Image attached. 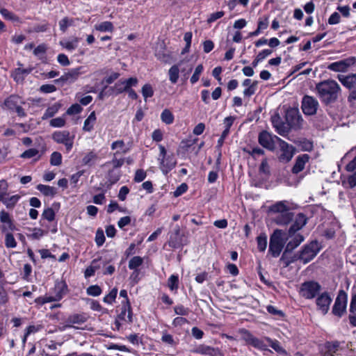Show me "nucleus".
<instances>
[{
	"label": "nucleus",
	"mask_w": 356,
	"mask_h": 356,
	"mask_svg": "<svg viewBox=\"0 0 356 356\" xmlns=\"http://www.w3.org/2000/svg\"><path fill=\"white\" fill-rule=\"evenodd\" d=\"M316 90L321 102L329 106L335 103L341 92V87L337 81L331 79L319 82L316 85Z\"/></svg>",
	"instance_id": "f257e3e1"
},
{
	"label": "nucleus",
	"mask_w": 356,
	"mask_h": 356,
	"mask_svg": "<svg viewBox=\"0 0 356 356\" xmlns=\"http://www.w3.org/2000/svg\"><path fill=\"white\" fill-rule=\"evenodd\" d=\"M24 104V102L21 97L17 95H11L4 100L1 108L3 110L15 112L20 118H24L26 116V113L22 106Z\"/></svg>",
	"instance_id": "f03ea898"
},
{
	"label": "nucleus",
	"mask_w": 356,
	"mask_h": 356,
	"mask_svg": "<svg viewBox=\"0 0 356 356\" xmlns=\"http://www.w3.org/2000/svg\"><path fill=\"white\" fill-rule=\"evenodd\" d=\"M285 232L281 229H275L270 238L269 252L274 257H277L285 243Z\"/></svg>",
	"instance_id": "7ed1b4c3"
},
{
	"label": "nucleus",
	"mask_w": 356,
	"mask_h": 356,
	"mask_svg": "<svg viewBox=\"0 0 356 356\" xmlns=\"http://www.w3.org/2000/svg\"><path fill=\"white\" fill-rule=\"evenodd\" d=\"M321 245L317 241H312L305 245L302 250L298 252L300 261L306 264L311 261L319 252Z\"/></svg>",
	"instance_id": "20e7f679"
},
{
	"label": "nucleus",
	"mask_w": 356,
	"mask_h": 356,
	"mask_svg": "<svg viewBox=\"0 0 356 356\" xmlns=\"http://www.w3.org/2000/svg\"><path fill=\"white\" fill-rule=\"evenodd\" d=\"M337 79L350 91L348 102L350 103L354 102L356 100V73L347 75L338 74Z\"/></svg>",
	"instance_id": "39448f33"
},
{
	"label": "nucleus",
	"mask_w": 356,
	"mask_h": 356,
	"mask_svg": "<svg viewBox=\"0 0 356 356\" xmlns=\"http://www.w3.org/2000/svg\"><path fill=\"white\" fill-rule=\"evenodd\" d=\"M287 126L291 129L299 130L302 128L304 120L297 108L288 109L285 115Z\"/></svg>",
	"instance_id": "423d86ee"
},
{
	"label": "nucleus",
	"mask_w": 356,
	"mask_h": 356,
	"mask_svg": "<svg viewBox=\"0 0 356 356\" xmlns=\"http://www.w3.org/2000/svg\"><path fill=\"white\" fill-rule=\"evenodd\" d=\"M159 149L160 168L165 175H167L175 167L177 161L173 154L166 155V150L163 145H159Z\"/></svg>",
	"instance_id": "0eeeda50"
},
{
	"label": "nucleus",
	"mask_w": 356,
	"mask_h": 356,
	"mask_svg": "<svg viewBox=\"0 0 356 356\" xmlns=\"http://www.w3.org/2000/svg\"><path fill=\"white\" fill-rule=\"evenodd\" d=\"M318 101L313 96L305 95L301 101V109L305 115L312 116L317 113Z\"/></svg>",
	"instance_id": "6e6552de"
},
{
	"label": "nucleus",
	"mask_w": 356,
	"mask_h": 356,
	"mask_svg": "<svg viewBox=\"0 0 356 356\" xmlns=\"http://www.w3.org/2000/svg\"><path fill=\"white\" fill-rule=\"evenodd\" d=\"M321 289V285L316 282H305L300 286V294L306 299H312L316 297Z\"/></svg>",
	"instance_id": "1a4fd4ad"
},
{
	"label": "nucleus",
	"mask_w": 356,
	"mask_h": 356,
	"mask_svg": "<svg viewBox=\"0 0 356 356\" xmlns=\"http://www.w3.org/2000/svg\"><path fill=\"white\" fill-rule=\"evenodd\" d=\"M352 67H356V57L355 56H350L332 63L327 66V69L334 72H345Z\"/></svg>",
	"instance_id": "9d476101"
},
{
	"label": "nucleus",
	"mask_w": 356,
	"mask_h": 356,
	"mask_svg": "<svg viewBox=\"0 0 356 356\" xmlns=\"http://www.w3.org/2000/svg\"><path fill=\"white\" fill-rule=\"evenodd\" d=\"M347 300V293L343 290H340L332 310L334 316L340 318L346 312Z\"/></svg>",
	"instance_id": "9b49d317"
},
{
	"label": "nucleus",
	"mask_w": 356,
	"mask_h": 356,
	"mask_svg": "<svg viewBox=\"0 0 356 356\" xmlns=\"http://www.w3.org/2000/svg\"><path fill=\"white\" fill-rule=\"evenodd\" d=\"M52 139L59 144H63L67 152L73 147L74 135H71L68 131H58L52 134Z\"/></svg>",
	"instance_id": "f8f14e48"
},
{
	"label": "nucleus",
	"mask_w": 356,
	"mask_h": 356,
	"mask_svg": "<svg viewBox=\"0 0 356 356\" xmlns=\"http://www.w3.org/2000/svg\"><path fill=\"white\" fill-rule=\"evenodd\" d=\"M281 139L275 135H273L267 131H262L259 134L258 143L264 148L269 151H274L275 149V143Z\"/></svg>",
	"instance_id": "ddd939ff"
},
{
	"label": "nucleus",
	"mask_w": 356,
	"mask_h": 356,
	"mask_svg": "<svg viewBox=\"0 0 356 356\" xmlns=\"http://www.w3.org/2000/svg\"><path fill=\"white\" fill-rule=\"evenodd\" d=\"M279 145L281 154L279 156V160L282 162L288 163L293 158L296 149L282 139H279Z\"/></svg>",
	"instance_id": "4468645a"
},
{
	"label": "nucleus",
	"mask_w": 356,
	"mask_h": 356,
	"mask_svg": "<svg viewBox=\"0 0 356 356\" xmlns=\"http://www.w3.org/2000/svg\"><path fill=\"white\" fill-rule=\"evenodd\" d=\"M241 333L242 334L243 340H244L247 344L251 345L261 350H268L267 345H266L262 340L254 337L248 330L243 329L241 331Z\"/></svg>",
	"instance_id": "2eb2a0df"
},
{
	"label": "nucleus",
	"mask_w": 356,
	"mask_h": 356,
	"mask_svg": "<svg viewBox=\"0 0 356 356\" xmlns=\"http://www.w3.org/2000/svg\"><path fill=\"white\" fill-rule=\"evenodd\" d=\"M84 67L81 66L76 68L70 70L67 72L62 75L59 79L54 80L56 83L60 82L73 83L78 79L79 76L85 72Z\"/></svg>",
	"instance_id": "dca6fc26"
},
{
	"label": "nucleus",
	"mask_w": 356,
	"mask_h": 356,
	"mask_svg": "<svg viewBox=\"0 0 356 356\" xmlns=\"http://www.w3.org/2000/svg\"><path fill=\"white\" fill-rule=\"evenodd\" d=\"M271 122L273 127L280 135L286 136L289 133V127L287 126V122H284L278 114L271 117Z\"/></svg>",
	"instance_id": "f3484780"
},
{
	"label": "nucleus",
	"mask_w": 356,
	"mask_h": 356,
	"mask_svg": "<svg viewBox=\"0 0 356 356\" xmlns=\"http://www.w3.org/2000/svg\"><path fill=\"white\" fill-rule=\"evenodd\" d=\"M331 302L332 298L327 292H324L321 294L316 300V305L323 314H326L327 313Z\"/></svg>",
	"instance_id": "a211bd4d"
},
{
	"label": "nucleus",
	"mask_w": 356,
	"mask_h": 356,
	"mask_svg": "<svg viewBox=\"0 0 356 356\" xmlns=\"http://www.w3.org/2000/svg\"><path fill=\"white\" fill-rule=\"evenodd\" d=\"M307 222V218L302 213H299L295 219V222L291 225L289 229V234L292 236L296 232L301 229Z\"/></svg>",
	"instance_id": "6ab92c4d"
},
{
	"label": "nucleus",
	"mask_w": 356,
	"mask_h": 356,
	"mask_svg": "<svg viewBox=\"0 0 356 356\" xmlns=\"http://www.w3.org/2000/svg\"><path fill=\"white\" fill-rule=\"evenodd\" d=\"M0 221L3 224L1 227L2 232H6L8 230L14 231L15 229V225L13 222L9 213L4 210L0 211Z\"/></svg>",
	"instance_id": "aec40b11"
},
{
	"label": "nucleus",
	"mask_w": 356,
	"mask_h": 356,
	"mask_svg": "<svg viewBox=\"0 0 356 356\" xmlns=\"http://www.w3.org/2000/svg\"><path fill=\"white\" fill-rule=\"evenodd\" d=\"M118 318L127 321L129 323L133 322V313L129 300H127L126 302H122V310L118 315Z\"/></svg>",
	"instance_id": "412c9836"
},
{
	"label": "nucleus",
	"mask_w": 356,
	"mask_h": 356,
	"mask_svg": "<svg viewBox=\"0 0 356 356\" xmlns=\"http://www.w3.org/2000/svg\"><path fill=\"white\" fill-rule=\"evenodd\" d=\"M310 156L304 154L298 156L296 159L294 165L291 169V172L293 174H298L301 171H302L305 168V164L309 161Z\"/></svg>",
	"instance_id": "4be33fe9"
},
{
	"label": "nucleus",
	"mask_w": 356,
	"mask_h": 356,
	"mask_svg": "<svg viewBox=\"0 0 356 356\" xmlns=\"http://www.w3.org/2000/svg\"><path fill=\"white\" fill-rule=\"evenodd\" d=\"M87 318L83 314H74L70 315L66 319V324L63 326L65 330L67 327H72V324H81L86 321Z\"/></svg>",
	"instance_id": "5701e85b"
},
{
	"label": "nucleus",
	"mask_w": 356,
	"mask_h": 356,
	"mask_svg": "<svg viewBox=\"0 0 356 356\" xmlns=\"http://www.w3.org/2000/svg\"><path fill=\"white\" fill-rule=\"evenodd\" d=\"M293 218V213L287 211L286 212L278 214L275 218V222L280 225H285L289 224Z\"/></svg>",
	"instance_id": "b1692460"
},
{
	"label": "nucleus",
	"mask_w": 356,
	"mask_h": 356,
	"mask_svg": "<svg viewBox=\"0 0 356 356\" xmlns=\"http://www.w3.org/2000/svg\"><path fill=\"white\" fill-rule=\"evenodd\" d=\"M98 159V155L96 152H95L93 150L90 151L85 154L83 157L82 158V165H87L89 167L95 165V162L97 161Z\"/></svg>",
	"instance_id": "393cba45"
},
{
	"label": "nucleus",
	"mask_w": 356,
	"mask_h": 356,
	"mask_svg": "<svg viewBox=\"0 0 356 356\" xmlns=\"http://www.w3.org/2000/svg\"><path fill=\"white\" fill-rule=\"evenodd\" d=\"M304 236L300 234H295L293 238L286 244L285 248L286 252H291L297 248L303 241Z\"/></svg>",
	"instance_id": "a878e982"
},
{
	"label": "nucleus",
	"mask_w": 356,
	"mask_h": 356,
	"mask_svg": "<svg viewBox=\"0 0 356 356\" xmlns=\"http://www.w3.org/2000/svg\"><path fill=\"white\" fill-rule=\"evenodd\" d=\"M288 252H286V250H285L280 259V262H282L283 264L284 267H285V268L288 267L291 264H292L295 261H300V258H299V255H298V252L291 257H289L287 255Z\"/></svg>",
	"instance_id": "bb28decb"
},
{
	"label": "nucleus",
	"mask_w": 356,
	"mask_h": 356,
	"mask_svg": "<svg viewBox=\"0 0 356 356\" xmlns=\"http://www.w3.org/2000/svg\"><path fill=\"white\" fill-rule=\"evenodd\" d=\"M270 211L273 213H277L278 214L289 211V207L286 204V201H280L273 204L270 207Z\"/></svg>",
	"instance_id": "cd10ccee"
},
{
	"label": "nucleus",
	"mask_w": 356,
	"mask_h": 356,
	"mask_svg": "<svg viewBox=\"0 0 356 356\" xmlns=\"http://www.w3.org/2000/svg\"><path fill=\"white\" fill-rule=\"evenodd\" d=\"M184 64L183 62H180L178 65H172L169 71V79L172 83H176L179 79V66Z\"/></svg>",
	"instance_id": "c85d7f7f"
},
{
	"label": "nucleus",
	"mask_w": 356,
	"mask_h": 356,
	"mask_svg": "<svg viewBox=\"0 0 356 356\" xmlns=\"http://www.w3.org/2000/svg\"><path fill=\"white\" fill-rule=\"evenodd\" d=\"M295 143L302 151L304 152H311L314 148L313 142L306 138L296 140L295 141Z\"/></svg>",
	"instance_id": "c756f323"
},
{
	"label": "nucleus",
	"mask_w": 356,
	"mask_h": 356,
	"mask_svg": "<svg viewBox=\"0 0 356 356\" xmlns=\"http://www.w3.org/2000/svg\"><path fill=\"white\" fill-rule=\"evenodd\" d=\"M36 188L45 196L54 197L56 194V188L52 186L40 184H38Z\"/></svg>",
	"instance_id": "7c9ffc66"
},
{
	"label": "nucleus",
	"mask_w": 356,
	"mask_h": 356,
	"mask_svg": "<svg viewBox=\"0 0 356 356\" xmlns=\"http://www.w3.org/2000/svg\"><path fill=\"white\" fill-rule=\"evenodd\" d=\"M95 121V111H92L84 121L83 129L85 131H90L93 129Z\"/></svg>",
	"instance_id": "2f4dec72"
},
{
	"label": "nucleus",
	"mask_w": 356,
	"mask_h": 356,
	"mask_svg": "<svg viewBox=\"0 0 356 356\" xmlns=\"http://www.w3.org/2000/svg\"><path fill=\"white\" fill-rule=\"evenodd\" d=\"M325 347L326 349L325 354L327 356H334L339 350V343L338 341L327 342Z\"/></svg>",
	"instance_id": "473e14b6"
},
{
	"label": "nucleus",
	"mask_w": 356,
	"mask_h": 356,
	"mask_svg": "<svg viewBox=\"0 0 356 356\" xmlns=\"http://www.w3.org/2000/svg\"><path fill=\"white\" fill-rule=\"evenodd\" d=\"M95 29L100 32H113L114 26L111 22H103L95 26Z\"/></svg>",
	"instance_id": "72a5a7b5"
},
{
	"label": "nucleus",
	"mask_w": 356,
	"mask_h": 356,
	"mask_svg": "<svg viewBox=\"0 0 356 356\" xmlns=\"http://www.w3.org/2000/svg\"><path fill=\"white\" fill-rule=\"evenodd\" d=\"M197 352L200 354L216 356L217 354H218L219 350L218 349L202 345L198 347Z\"/></svg>",
	"instance_id": "f704fd0d"
},
{
	"label": "nucleus",
	"mask_w": 356,
	"mask_h": 356,
	"mask_svg": "<svg viewBox=\"0 0 356 356\" xmlns=\"http://www.w3.org/2000/svg\"><path fill=\"white\" fill-rule=\"evenodd\" d=\"M266 341L268 342L270 346L279 353L286 354V350L280 346L277 340H273L269 337H265Z\"/></svg>",
	"instance_id": "c9c22d12"
},
{
	"label": "nucleus",
	"mask_w": 356,
	"mask_h": 356,
	"mask_svg": "<svg viewBox=\"0 0 356 356\" xmlns=\"http://www.w3.org/2000/svg\"><path fill=\"white\" fill-rule=\"evenodd\" d=\"M143 263V259L139 256L132 257L129 261V268L131 270H138V268Z\"/></svg>",
	"instance_id": "e433bc0d"
},
{
	"label": "nucleus",
	"mask_w": 356,
	"mask_h": 356,
	"mask_svg": "<svg viewBox=\"0 0 356 356\" xmlns=\"http://www.w3.org/2000/svg\"><path fill=\"white\" fill-rule=\"evenodd\" d=\"M59 108V104H54L51 106L47 108L42 116V119L45 120L53 117L58 111Z\"/></svg>",
	"instance_id": "4c0bfd02"
},
{
	"label": "nucleus",
	"mask_w": 356,
	"mask_h": 356,
	"mask_svg": "<svg viewBox=\"0 0 356 356\" xmlns=\"http://www.w3.org/2000/svg\"><path fill=\"white\" fill-rule=\"evenodd\" d=\"M79 42V38L76 37L74 38L71 41L60 42V45L68 51H72L77 47Z\"/></svg>",
	"instance_id": "58836bf2"
},
{
	"label": "nucleus",
	"mask_w": 356,
	"mask_h": 356,
	"mask_svg": "<svg viewBox=\"0 0 356 356\" xmlns=\"http://www.w3.org/2000/svg\"><path fill=\"white\" fill-rule=\"evenodd\" d=\"M31 70H32L31 68L24 69V68L18 67V68L15 69V70L14 79L17 81L22 80L24 79V76L28 75L29 74L31 73Z\"/></svg>",
	"instance_id": "ea45409f"
},
{
	"label": "nucleus",
	"mask_w": 356,
	"mask_h": 356,
	"mask_svg": "<svg viewBox=\"0 0 356 356\" xmlns=\"http://www.w3.org/2000/svg\"><path fill=\"white\" fill-rule=\"evenodd\" d=\"M161 119L166 124H170L174 121V116L170 111L165 109L161 113Z\"/></svg>",
	"instance_id": "a19ab883"
},
{
	"label": "nucleus",
	"mask_w": 356,
	"mask_h": 356,
	"mask_svg": "<svg viewBox=\"0 0 356 356\" xmlns=\"http://www.w3.org/2000/svg\"><path fill=\"white\" fill-rule=\"evenodd\" d=\"M180 228L179 226H177L175 229H174L173 236L172 235L170 236V239L169 241V244L172 247H176L177 245H179L180 241L178 239V236L180 234Z\"/></svg>",
	"instance_id": "79ce46f5"
},
{
	"label": "nucleus",
	"mask_w": 356,
	"mask_h": 356,
	"mask_svg": "<svg viewBox=\"0 0 356 356\" xmlns=\"http://www.w3.org/2000/svg\"><path fill=\"white\" fill-rule=\"evenodd\" d=\"M257 248L259 251L264 252L267 247V236L266 234H260L257 237Z\"/></svg>",
	"instance_id": "37998d69"
},
{
	"label": "nucleus",
	"mask_w": 356,
	"mask_h": 356,
	"mask_svg": "<svg viewBox=\"0 0 356 356\" xmlns=\"http://www.w3.org/2000/svg\"><path fill=\"white\" fill-rule=\"evenodd\" d=\"M0 13L6 19L11 20L13 22H19V17L6 8H1L0 10Z\"/></svg>",
	"instance_id": "c03bdc74"
},
{
	"label": "nucleus",
	"mask_w": 356,
	"mask_h": 356,
	"mask_svg": "<svg viewBox=\"0 0 356 356\" xmlns=\"http://www.w3.org/2000/svg\"><path fill=\"white\" fill-rule=\"evenodd\" d=\"M19 198V195H15L10 197H6V199L3 202V203L6 206L8 209H13L15 206Z\"/></svg>",
	"instance_id": "a18cd8bd"
},
{
	"label": "nucleus",
	"mask_w": 356,
	"mask_h": 356,
	"mask_svg": "<svg viewBox=\"0 0 356 356\" xmlns=\"http://www.w3.org/2000/svg\"><path fill=\"white\" fill-rule=\"evenodd\" d=\"M168 286L171 291L177 290L179 287L178 276L172 275L168 280Z\"/></svg>",
	"instance_id": "49530a36"
},
{
	"label": "nucleus",
	"mask_w": 356,
	"mask_h": 356,
	"mask_svg": "<svg viewBox=\"0 0 356 356\" xmlns=\"http://www.w3.org/2000/svg\"><path fill=\"white\" fill-rule=\"evenodd\" d=\"M62 163V155L58 152H54L50 158V163L52 165L58 166Z\"/></svg>",
	"instance_id": "de8ad7c7"
},
{
	"label": "nucleus",
	"mask_w": 356,
	"mask_h": 356,
	"mask_svg": "<svg viewBox=\"0 0 356 356\" xmlns=\"http://www.w3.org/2000/svg\"><path fill=\"white\" fill-rule=\"evenodd\" d=\"M5 245L8 248H14L17 246V242L11 233H6L5 237Z\"/></svg>",
	"instance_id": "09e8293b"
},
{
	"label": "nucleus",
	"mask_w": 356,
	"mask_h": 356,
	"mask_svg": "<svg viewBox=\"0 0 356 356\" xmlns=\"http://www.w3.org/2000/svg\"><path fill=\"white\" fill-rule=\"evenodd\" d=\"M161 341L171 347H174L177 345V342L175 341L173 337L166 332L163 333Z\"/></svg>",
	"instance_id": "8fccbe9b"
},
{
	"label": "nucleus",
	"mask_w": 356,
	"mask_h": 356,
	"mask_svg": "<svg viewBox=\"0 0 356 356\" xmlns=\"http://www.w3.org/2000/svg\"><path fill=\"white\" fill-rule=\"evenodd\" d=\"M47 49V47L45 44H39L33 50V54L40 58H42L44 56Z\"/></svg>",
	"instance_id": "3c124183"
},
{
	"label": "nucleus",
	"mask_w": 356,
	"mask_h": 356,
	"mask_svg": "<svg viewBox=\"0 0 356 356\" xmlns=\"http://www.w3.org/2000/svg\"><path fill=\"white\" fill-rule=\"evenodd\" d=\"M54 290L56 293L55 295H60L62 298L63 295L67 292V285L65 282H58L56 284Z\"/></svg>",
	"instance_id": "603ef678"
},
{
	"label": "nucleus",
	"mask_w": 356,
	"mask_h": 356,
	"mask_svg": "<svg viewBox=\"0 0 356 356\" xmlns=\"http://www.w3.org/2000/svg\"><path fill=\"white\" fill-rule=\"evenodd\" d=\"M203 65L202 64L200 65H198L195 70V72L193 73V74L192 75V76L191 77V83L192 84H194L195 83L200 79V76L201 74V73L203 71Z\"/></svg>",
	"instance_id": "864d4df0"
},
{
	"label": "nucleus",
	"mask_w": 356,
	"mask_h": 356,
	"mask_svg": "<svg viewBox=\"0 0 356 356\" xmlns=\"http://www.w3.org/2000/svg\"><path fill=\"white\" fill-rule=\"evenodd\" d=\"M105 242V236L102 229H98L95 234V243L98 247L102 246Z\"/></svg>",
	"instance_id": "5fc2aeb1"
},
{
	"label": "nucleus",
	"mask_w": 356,
	"mask_h": 356,
	"mask_svg": "<svg viewBox=\"0 0 356 356\" xmlns=\"http://www.w3.org/2000/svg\"><path fill=\"white\" fill-rule=\"evenodd\" d=\"M118 293L116 288L113 289L108 295L104 298V302L108 304H112L115 301Z\"/></svg>",
	"instance_id": "6e6d98bb"
},
{
	"label": "nucleus",
	"mask_w": 356,
	"mask_h": 356,
	"mask_svg": "<svg viewBox=\"0 0 356 356\" xmlns=\"http://www.w3.org/2000/svg\"><path fill=\"white\" fill-rule=\"evenodd\" d=\"M86 291L89 296H98L102 293V289L98 285H91Z\"/></svg>",
	"instance_id": "4d7b16f0"
},
{
	"label": "nucleus",
	"mask_w": 356,
	"mask_h": 356,
	"mask_svg": "<svg viewBox=\"0 0 356 356\" xmlns=\"http://www.w3.org/2000/svg\"><path fill=\"white\" fill-rule=\"evenodd\" d=\"M42 216L49 222H51L55 218V212L52 208H47L44 210Z\"/></svg>",
	"instance_id": "13d9d810"
},
{
	"label": "nucleus",
	"mask_w": 356,
	"mask_h": 356,
	"mask_svg": "<svg viewBox=\"0 0 356 356\" xmlns=\"http://www.w3.org/2000/svg\"><path fill=\"white\" fill-rule=\"evenodd\" d=\"M142 94L145 99L151 97L154 95V90L150 84H145L142 88Z\"/></svg>",
	"instance_id": "bf43d9fd"
},
{
	"label": "nucleus",
	"mask_w": 356,
	"mask_h": 356,
	"mask_svg": "<svg viewBox=\"0 0 356 356\" xmlns=\"http://www.w3.org/2000/svg\"><path fill=\"white\" fill-rule=\"evenodd\" d=\"M72 24H73L72 19H70L68 17H65L59 22L60 29L63 32H65L67 27L70 26H72Z\"/></svg>",
	"instance_id": "052dcab7"
},
{
	"label": "nucleus",
	"mask_w": 356,
	"mask_h": 356,
	"mask_svg": "<svg viewBox=\"0 0 356 356\" xmlns=\"http://www.w3.org/2000/svg\"><path fill=\"white\" fill-rule=\"evenodd\" d=\"M38 154L39 151L38 149L31 148L24 152L20 156L23 159H31L37 156Z\"/></svg>",
	"instance_id": "680f3d73"
},
{
	"label": "nucleus",
	"mask_w": 356,
	"mask_h": 356,
	"mask_svg": "<svg viewBox=\"0 0 356 356\" xmlns=\"http://www.w3.org/2000/svg\"><path fill=\"white\" fill-rule=\"evenodd\" d=\"M174 311L176 314L181 316H187L190 312V309L184 307L181 305H177L174 307Z\"/></svg>",
	"instance_id": "e2e57ef3"
},
{
	"label": "nucleus",
	"mask_w": 356,
	"mask_h": 356,
	"mask_svg": "<svg viewBox=\"0 0 356 356\" xmlns=\"http://www.w3.org/2000/svg\"><path fill=\"white\" fill-rule=\"evenodd\" d=\"M106 264V261H102L101 258L93 259L91 262L90 266L95 270L99 269L102 266L105 267Z\"/></svg>",
	"instance_id": "0e129e2a"
},
{
	"label": "nucleus",
	"mask_w": 356,
	"mask_h": 356,
	"mask_svg": "<svg viewBox=\"0 0 356 356\" xmlns=\"http://www.w3.org/2000/svg\"><path fill=\"white\" fill-rule=\"evenodd\" d=\"M224 15H225V13L223 11H218L216 13H213L209 15L207 22L209 24H211L213 22L216 21L217 19L221 18L222 17H223Z\"/></svg>",
	"instance_id": "69168bd1"
},
{
	"label": "nucleus",
	"mask_w": 356,
	"mask_h": 356,
	"mask_svg": "<svg viewBox=\"0 0 356 356\" xmlns=\"http://www.w3.org/2000/svg\"><path fill=\"white\" fill-rule=\"evenodd\" d=\"M146 176L147 174L143 170L138 169L136 171L134 179L136 182H141L145 179Z\"/></svg>",
	"instance_id": "338daca9"
},
{
	"label": "nucleus",
	"mask_w": 356,
	"mask_h": 356,
	"mask_svg": "<svg viewBox=\"0 0 356 356\" xmlns=\"http://www.w3.org/2000/svg\"><path fill=\"white\" fill-rule=\"evenodd\" d=\"M343 184H348V187L351 188L356 186V170L348 177L346 181L343 182Z\"/></svg>",
	"instance_id": "774afa93"
}]
</instances>
